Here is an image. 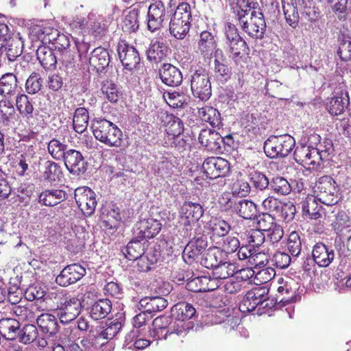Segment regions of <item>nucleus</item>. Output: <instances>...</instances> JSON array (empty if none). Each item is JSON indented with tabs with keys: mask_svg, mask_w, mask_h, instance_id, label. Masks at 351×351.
I'll return each instance as SVG.
<instances>
[{
	"mask_svg": "<svg viewBox=\"0 0 351 351\" xmlns=\"http://www.w3.org/2000/svg\"><path fill=\"white\" fill-rule=\"evenodd\" d=\"M269 188L275 193L286 195L291 191V187L289 182L282 176H274L270 180Z\"/></svg>",
	"mask_w": 351,
	"mask_h": 351,
	"instance_id": "obj_43",
	"label": "nucleus"
},
{
	"mask_svg": "<svg viewBox=\"0 0 351 351\" xmlns=\"http://www.w3.org/2000/svg\"><path fill=\"white\" fill-rule=\"evenodd\" d=\"M89 63L97 72L102 71L110 63V55L103 47L95 48L89 58Z\"/></svg>",
	"mask_w": 351,
	"mask_h": 351,
	"instance_id": "obj_27",
	"label": "nucleus"
},
{
	"mask_svg": "<svg viewBox=\"0 0 351 351\" xmlns=\"http://www.w3.org/2000/svg\"><path fill=\"white\" fill-rule=\"evenodd\" d=\"M198 117L213 127H219L221 125V114L219 111L210 106H205L198 110Z\"/></svg>",
	"mask_w": 351,
	"mask_h": 351,
	"instance_id": "obj_34",
	"label": "nucleus"
},
{
	"mask_svg": "<svg viewBox=\"0 0 351 351\" xmlns=\"http://www.w3.org/2000/svg\"><path fill=\"white\" fill-rule=\"evenodd\" d=\"M121 328V324L119 322H111L108 326L97 336V339L98 341L101 339H112L119 332Z\"/></svg>",
	"mask_w": 351,
	"mask_h": 351,
	"instance_id": "obj_55",
	"label": "nucleus"
},
{
	"mask_svg": "<svg viewBox=\"0 0 351 351\" xmlns=\"http://www.w3.org/2000/svg\"><path fill=\"white\" fill-rule=\"evenodd\" d=\"M191 17L190 5L187 3L179 4L169 21L170 34L177 39H184L189 32Z\"/></svg>",
	"mask_w": 351,
	"mask_h": 351,
	"instance_id": "obj_3",
	"label": "nucleus"
},
{
	"mask_svg": "<svg viewBox=\"0 0 351 351\" xmlns=\"http://www.w3.org/2000/svg\"><path fill=\"white\" fill-rule=\"evenodd\" d=\"M268 289L263 287H256L247 292L239 306L243 312H251L255 310L261 302L262 298L268 294Z\"/></svg>",
	"mask_w": 351,
	"mask_h": 351,
	"instance_id": "obj_15",
	"label": "nucleus"
},
{
	"mask_svg": "<svg viewBox=\"0 0 351 351\" xmlns=\"http://www.w3.org/2000/svg\"><path fill=\"white\" fill-rule=\"evenodd\" d=\"M279 213H280L281 217L285 221L289 222L293 219L296 208L295 205L291 202H282Z\"/></svg>",
	"mask_w": 351,
	"mask_h": 351,
	"instance_id": "obj_62",
	"label": "nucleus"
},
{
	"mask_svg": "<svg viewBox=\"0 0 351 351\" xmlns=\"http://www.w3.org/2000/svg\"><path fill=\"white\" fill-rule=\"evenodd\" d=\"M202 169L206 178L215 179L225 176L230 171V164L221 157H209L204 161Z\"/></svg>",
	"mask_w": 351,
	"mask_h": 351,
	"instance_id": "obj_11",
	"label": "nucleus"
},
{
	"mask_svg": "<svg viewBox=\"0 0 351 351\" xmlns=\"http://www.w3.org/2000/svg\"><path fill=\"white\" fill-rule=\"evenodd\" d=\"M163 97L167 104L174 108H184V106L188 104L189 100L188 95L176 91L165 92Z\"/></svg>",
	"mask_w": 351,
	"mask_h": 351,
	"instance_id": "obj_41",
	"label": "nucleus"
},
{
	"mask_svg": "<svg viewBox=\"0 0 351 351\" xmlns=\"http://www.w3.org/2000/svg\"><path fill=\"white\" fill-rule=\"evenodd\" d=\"M75 202L85 216H90L97 206L96 195L90 188L83 186L75 190Z\"/></svg>",
	"mask_w": 351,
	"mask_h": 351,
	"instance_id": "obj_9",
	"label": "nucleus"
},
{
	"mask_svg": "<svg viewBox=\"0 0 351 351\" xmlns=\"http://www.w3.org/2000/svg\"><path fill=\"white\" fill-rule=\"evenodd\" d=\"M295 145L294 138L289 134L271 136L264 143V151L271 158H284L293 149Z\"/></svg>",
	"mask_w": 351,
	"mask_h": 351,
	"instance_id": "obj_5",
	"label": "nucleus"
},
{
	"mask_svg": "<svg viewBox=\"0 0 351 351\" xmlns=\"http://www.w3.org/2000/svg\"><path fill=\"white\" fill-rule=\"evenodd\" d=\"M67 197L66 192L62 189H47L40 194L38 202L46 206H55L65 201Z\"/></svg>",
	"mask_w": 351,
	"mask_h": 351,
	"instance_id": "obj_21",
	"label": "nucleus"
},
{
	"mask_svg": "<svg viewBox=\"0 0 351 351\" xmlns=\"http://www.w3.org/2000/svg\"><path fill=\"white\" fill-rule=\"evenodd\" d=\"M203 213L204 210L200 204L185 202L182 207L180 223L188 226L190 223H196Z\"/></svg>",
	"mask_w": 351,
	"mask_h": 351,
	"instance_id": "obj_20",
	"label": "nucleus"
},
{
	"mask_svg": "<svg viewBox=\"0 0 351 351\" xmlns=\"http://www.w3.org/2000/svg\"><path fill=\"white\" fill-rule=\"evenodd\" d=\"M213 229L220 236L226 235L231 230L237 232L239 228L236 226L224 221L217 220L213 225Z\"/></svg>",
	"mask_w": 351,
	"mask_h": 351,
	"instance_id": "obj_61",
	"label": "nucleus"
},
{
	"mask_svg": "<svg viewBox=\"0 0 351 351\" xmlns=\"http://www.w3.org/2000/svg\"><path fill=\"white\" fill-rule=\"evenodd\" d=\"M169 49L167 45L163 42L155 40L152 42L147 50V59L153 63L162 62L167 56Z\"/></svg>",
	"mask_w": 351,
	"mask_h": 351,
	"instance_id": "obj_28",
	"label": "nucleus"
},
{
	"mask_svg": "<svg viewBox=\"0 0 351 351\" xmlns=\"http://www.w3.org/2000/svg\"><path fill=\"white\" fill-rule=\"evenodd\" d=\"M232 10L237 25L244 33L254 39L264 38L267 25L256 0H236Z\"/></svg>",
	"mask_w": 351,
	"mask_h": 351,
	"instance_id": "obj_1",
	"label": "nucleus"
},
{
	"mask_svg": "<svg viewBox=\"0 0 351 351\" xmlns=\"http://www.w3.org/2000/svg\"><path fill=\"white\" fill-rule=\"evenodd\" d=\"M216 47L217 40L215 35L208 31H203L200 33L198 50L205 58H211Z\"/></svg>",
	"mask_w": 351,
	"mask_h": 351,
	"instance_id": "obj_23",
	"label": "nucleus"
},
{
	"mask_svg": "<svg viewBox=\"0 0 351 351\" xmlns=\"http://www.w3.org/2000/svg\"><path fill=\"white\" fill-rule=\"evenodd\" d=\"M138 11L135 10L130 11L123 21L122 28L123 31L128 33L135 32L138 30Z\"/></svg>",
	"mask_w": 351,
	"mask_h": 351,
	"instance_id": "obj_51",
	"label": "nucleus"
},
{
	"mask_svg": "<svg viewBox=\"0 0 351 351\" xmlns=\"http://www.w3.org/2000/svg\"><path fill=\"white\" fill-rule=\"evenodd\" d=\"M283 11L287 23L293 28H295L299 23V14L296 7L287 4L283 5Z\"/></svg>",
	"mask_w": 351,
	"mask_h": 351,
	"instance_id": "obj_57",
	"label": "nucleus"
},
{
	"mask_svg": "<svg viewBox=\"0 0 351 351\" xmlns=\"http://www.w3.org/2000/svg\"><path fill=\"white\" fill-rule=\"evenodd\" d=\"M207 246V242L203 237L191 240L183 251V258L186 262L191 263L195 260Z\"/></svg>",
	"mask_w": 351,
	"mask_h": 351,
	"instance_id": "obj_26",
	"label": "nucleus"
},
{
	"mask_svg": "<svg viewBox=\"0 0 351 351\" xmlns=\"http://www.w3.org/2000/svg\"><path fill=\"white\" fill-rule=\"evenodd\" d=\"M222 252L217 247L209 248L204 254L201 263L205 267L213 270L222 261Z\"/></svg>",
	"mask_w": 351,
	"mask_h": 351,
	"instance_id": "obj_42",
	"label": "nucleus"
},
{
	"mask_svg": "<svg viewBox=\"0 0 351 351\" xmlns=\"http://www.w3.org/2000/svg\"><path fill=\"white\" fill-rule=\"evenodd\" d=\"M199 284L200 287L198 291H210L219 287V281L216 278L208 276H200L194 278L191 283Z\"/></svg>",
	"mask_w": 351,
	"mask_h": 351,
	"instance_id": "obj_52",
	"label": "nucleus"
},
{
	"mask_svg": "<svg viewBox=\"0 0 351 351\" xmlns=\"http://www.w3.org/2000/svg\"><path fill=\"white\" fill-rule=\"evenodd\" d=\"M350 104L348 93L342 90L331 99L328 104L329 112L334 116L341 114Z\"/></svg>",
	"mask_w": 351,
	"mask_h": 351,
	"instance_id": "obj_25",
	"label": "nucleus"
},
{
	"mask_svg": "<svg viewBox=\"0 0 351 351\" xmlns=\"http://www.w3.org/2000/svg\"><path fill=\"white\" fill-rule=\"evenodd\" d=\"M40 172L43 180L48 182L59 180L62 174L60 166L51 160L45 161Z\"/></svg>",
	"mask_w": 351,
	"mask_h": 351,
	"instance_id": "obj_30",
	"label": "nucleus"
},
{
	"mask_svg": "<svg viewBox=\"0 0 351 351\" xmlns=\"http://www.w3.org/2000/svg\"><path fill=\"white\" fill-rule=\"evenodd\" d=\"M16 105L19 112L27 119L32 117L34 106L32 100L24 94L18 95L16 99Z\"/></svg>",
	"mask_w": 351,
	"mask_h": 351,
	"instance_id": "obj_46",
	"label": "nucleus"
},
{
	"mask_svg": "<svg viewBox=\"0 0 351 351\" xmlns=\"http://www.w3.org/2000/svg\"><path fill=\"white\" fill-rule=\"evenodd\" d=\"M82 304L76 297H66L56 309V315L60 322L67 324L74 320L80 313Z\"/></svg>",
	"mask_w": 351,
	"mask_h": 351,
	"instance_id": "obj_10",
	"label": "nucleus"
},
{
	"mask_svg": "<svg viewBox=\"0 0 351 351\" xmlns=\"http://www.w3.org/2000/svg\"><path fill=\"white\" fill-rule=\"evenodd\" d=\"M250 180L252 187L257 191H263L270 186V180L265 174L254 171L250 174Z\"/></svg>",
	"mask_w": 351,
	"mask_h": 351,
	"instance_id": "obj_44",
	"label": "nucleus"
},
{
	"mask_svg": "<svg viewBox=\"0 0 351 351\" xmlns=\"http://www.w3.org/2000/svg\"><path fill=\"white\" fill-rule=\"evenodd\" d=\"M21 324L19 320L13 318H2L0 319V335L8 340H14L20 335Z\"/></svg>",
	"mask_w": 351,
	"mask_h": 351,
	"instance_id": "obj_24",
	"label": "nucleus"
},
{
	"mask_svg": "<svg viewBox=\"0 0 351 351\" xmlns=\"http://www.w3.org/2000/svg\"><path fill=\"white\" fill-rule=\"evenodd\" d=\"M67 145L61 143L56 138L51 140L47 146V149L51 157L56 160H62L66 154Z\"/></svg>",
	"mask_w": 351,
	"mask_h": 351,
	"instance_id": "obj_47",
	"label": "nucleus"
},
{
	"mask_svg": "<svg viewBox=\"0 0 351 351\" xmlns=\"http://www.w3.org/2000/svg\"><path fill=\"white\" fill-rule=\"evenodd\" d=\"M198 139L202 145L211 152L219 151L221 144L223 141L222 136L218 132L209 129L202 130Z\"/></svg>",
	"mask_w": 351,
	"mask_h": 351,
	"instance_id": "obj_18",
	"label": "nucleus"
},
{
	"mask_svg": "<svg viewBox=\"0 0 351 351\" xmlns=\"http://www.w3.org/2000/svg\"><path fill=\"white\" fill-rule=\"evenodd\" d=\"M89 116L88 110L84 108H78L75 110L73 116V129L79 134L83 133L87 128Z\"/></svg>",
	"mask_w": 351,
	"mask_h": 351,
	"instance_id": "obj_39",
	"label": "nucleus"
},
{
	"mask_svg": "<svg viewBox=\"0 0 351 351\" xmlns=\"http://www.w3.org/2000/svg\"><path fill=\"white\" fill-rule=\"evenodd\" d=\"M257 220V229L262 232H267L271 229L275 223L274 218L269 213H263L255 217Z\"/></svg>",
	"mask_w": 351,
	"mask_h": 351,
	"instance_id": "obj_59",
	"label": "nucleus"
},
{
	"mask_svg": "<svg viewBox=\"0 0 351 351\" xmlns=\"http://www.w3.org/2000/svg\"><path fill=\"white\" fill-rule=\"evenodd\" d=\"M159 74L162 82L169 86H178L183 80L180 70L171 64H163L159 70Z\"/></svg>",
	"mask_w": 351,
	"mask_h": 351,
	"instance_id": "obj_17",
	"label": "nucleus"
},
{
	"mask_svg": "<svg viewBox=\"0 0 351 351\" xmlns=\"http://www.w3.org/2000/svg\"><path fill=\"white\" fill-rule=\"evenodd\" d=\"M112 309L109 300L102 299L95 302L90 307V317L94 320L105 318Z\"/></svg>",
	"mask_w": 351,
	"mask_h": 351,
	"instance_id": "obj_35",
	"label": "nucleus"
},
{
	"mask_svg": "<svg viewBox=\"0 0 351 351\" xmlns=\"http://www.w3.org/2000/svg\"><path fill=\"white\" fill-rule=\"evenodd\" d=\"M36 56L45 69H53L57 63V58L53 50L47 46H40L36 50Z\"/></svg>",
	"mask_w": 351,
	"mask_h": 351,
	"instance_id": "obj_32",
	"label": "nucleus"
},
{
	"mask_svg": "<svg viewBox=\"0 0 351 351\" xmlns=\"http://www.w3.org/2000/svg\"><path fill=\"white\" fill-rule=\"evenodd\" d=\"M86 274V269L79 264L65 267L56 277V282L62 287H67L80 280Z\"/></svg>",
	"mask_w": 351,
	"mask_h": 351,
	"instance_id": "obj_13",
	"label": "nucleus"
},
{
	"mask_svg": "<svg viewBox=\"0 0 351 351\" xmlns=\"http://www.w3.org/2000/svg\"><path fill=\"white\" fill-rule=\"evenodd\" d=\"M225 47L229 57L237 64H239L242 60L241 52L247 49V43L243 38L226 43H225Z\"/></svg>",
	"mask_w": 351,
	"mask_h": 351,
	"instance_id": "obj_33",
	"label": "nucleus"
},
{
	"mask_svg": "<svg viewBox=\"0 0 351 351\" xmlns=\"http://www.w3.org/2000/svg\"><path fill=\"white\" fill-rule=\"evenodd\" d=\"M62 159L67 170L72 174L79 176L87 170L88 163L79 151L68 149Z\"/></svg>",
	"mask_w": 351,
	"mask_h": 351,
	"instance_id": "obj_12",
	"label": "nucleus"
},
{
	"mask_svg": "<svg viewBox=\"0 0 351 351\" xmlns=\"http://www.w3.org/2000/svg\"><path fill=\"white\" fill-rule=\"evenodd\" d=\"M172 0H159L149 6L147 19V29L156 32L164 27L169 16L165 12V4L171 5Z\"/></svg>",
	"mask_w": 351,
	"mask_h": 351,
	"instance_id": "obj_7",
	"label": "nucleus"
},
{
	"mask_svg": "<svg viewBox=\"0 0 351 351\" xmlns=\"http://www.w3.org/2000/svg\"><path fill=\"white\" fill-rule=\"evenodd\" d=\"M143 241L137 235L136 238L132 239L122 250L125 258L130 261H135L142 256L145 253V242L142 243Z\"/></svg>",
	"mask_w": 351,
	"mask_h": 351,
	"instance_id": "obj_31",
	"label": "nucleus"
},
{
	"mask_svg": "<svg viewBox=\"0 0 351 351\" xmlns=\"http://www.w3.org/2000/svg\"><path fill=\"white\" fill-rule=\"evenodd\" d=\"M215 71L217 77L221 81L227 82L231 77L230 69L219 60H215Z\"/></svg>",
	"mask_w": 351,
	"mask_h": 351,
	"instance_id": "obj_63",
	"label": "nucleus"
},
{
	"mask_svg": "<svg viewBox=\"0 0 351 351\" xmlns=\"http://www.w3.org/2000/svg\"><path fill=\"white\" fill-rule=\"evenodd\" d=\"M16 75L8 73L0 78V94L3 96L15 95L18 88Z\"/></svg>",
	"mask_w": 351,
	"mask_h": 351,
	"instance_id": "obj_36",
	"label": "nucleus"
},
{
	"mask_svg": "<svg viewBox=\"0 0 351 351\" xmlns=\"http://www.w3.org/2000/svg\"><path fill=\"white\" fill-rule=\"evenodd\" d=\"M95 138L109 147H119L123 143L122 131L107 119H97L93 123Z\"/></svg>",
	"mask_w": 351,
	"mask_h": 351,
	"instance_id": "obj_2",
	"label": "nucleus"
},
{
	"mask_svg": "<svg viewBox=\"0 0 351 351\" xmlns=\"http://www.w3.org/2000/svg\"><path fill=\"white\" fill-rule=\"evenodd\" d=\"M230 208L239 217L244 219H253L258 213L256 205L251 200L229 199Z\"/></svg>",
	"mask_w": 351,
	"mask_h": 351,
	"instance_id": "obj_16",
	"label": "nucleus"
},
{
	"mask_svg": "<svg viewBox=\"0 0 351 351\" xmlns=\"http://www.w3.org/2000/svg\"><path fill=\"white\" fill-rule=\"evenodd\" d=\"M22 43L21 38H15L10 40L6 47V56L10 62L16 60L22 53Z\"/></svg>",
	"mask_w": 351,
	"mask_h": 351,
	"instance_id": "obj_49",
	"label": "nucleus"
},
{
	"mask_svg": "<svg viewBox=\"0 0 351 351\" xmlns=\"http://www.w3.org/2000/svg\"><path fill=\"white\" fill-rule=\"evenodd\" d=\"M317 201L318 200L315 197L311 195L302 202V208L304 215L312 219H317L321 217L320 206Z\"/></svg>",
	"mask_w": 351,
	"mask_h": 351,
	"instance_id": "obj_38",
	"label": "nucleus"
},
{
	"mask_svg": "<svg viewBox=\"0 0 351 351\" xmlns=\"http://www.w3.org/2000/svg\"><path fill=\"white\" fill-rule=\"evenodd\" d=\"M117 52L122 64L128 70L136 68L140 62V56L136 49L124 41L118 43Z\"/></svg>",
	"mask_w": 351,
	"mask_h": 351,
	"instance_id": "obj_14",
	"label": "nucleus"
},
{
	"mask_svg": "<svg viewBox=\"0 0 351 351\" xmlns=\"http://www.w3.org/2000/svg\"><path fill=\"white\" fill-rule=\"evenodd\" d=\"M149 314L161 311L167 308L168 302L162 297H150Z\"/></svg>",
	"mask_w": 351,
	"mask_h": 351,
	"instance_id": "obj_64",
	"label": "nucleus"
},
{
	"mask_svg": "<svg viewBox=\"0 0 351 351\" xmlns=\"http://www.w3.org/2000/svg\"><path fill=\"white\" fill-rule=\"evenodd\" d=\"M239 270L234 263L221 261L212 271L213 277L218 281L228 278L237 274Z\"/></svg>",
	"mask_w": 351,
	"mask_h": 351,
	"instance_id": "obj_37",
	"label": "nucleus"
},
{
	"mask_svg": "<svg viewBox=\"0 0 351 351\" xmlns=\"http://www.w3.org/2000/svg\"><path fill=\"white\" fill-rule=\"evenodd\" d=\"M246 239L250 247H258L264 243L265 236L261 230L252 229L247 232Z\"/></svg>",
	"mask_w": 351,
	"mask_h": 351,
	"instance_id": "obj_56",
	"label": "nucleus"
},
{
	"mask_svg": "<svg viewBox=\"0 0 351 351\" xmlns=\"http://www.w3.org/2000/svg\"><path fill=\"white\" fill-rule=\"evenodd\" d=\"M328 156L326 150L306 145L297 147L294 152L295 161L312 170L317 169Z\"/></svg>",
	"mask_w": 351,
	"mask_h": 351,
	"instance_id": "obj_6",
	"label": "nucleus"
},
{
	"mask_svg": "<svg viewBox=\"0 0 351 351\" xmlns=\"http://www.w3.org/2000/svg\"><path fill=\"white\" fill-rule=\"evenodd\" d=\"M43 80L38 73H32L25 82V89L29 94L38 93L42 86Z\"/></svg>",
	"mask_w": 351,
	"mask_h": 351,
	"instance_id": "obj_54",
	"label": "nucleus"
},
{
	"mask_svg": "<svg viewBox=\"0 0 351 351\" xmlns=\"http://www.w3.org/2000/svg\"><path fill=\"white\" fill-rule=\"evenodd\" d=\"M313 196L322 204L333 206L340 199L335 180L328 176L319 178L313 186Z\"/></svg>",
	"mask_w": 351,
	"mask_h": 351,
	"instance_id": "obj_4",
	"label": "nucleus"
},
{
	"mask_svg": "<svg viewBox=\"0 0 351 351\" xmlns=\"http://www.w3.org/2000/svg\"><path fill=\"white\" fill-rule=\"evenodd\" d=\"M101 93L111 103H117L121 95L117 84L112 81H106L103 83Z\"/></svg>",
	"mask_w": 351,
	"mask_h": 351,
	"instance_id": "obj_48",
	"label": "nucleus"
},
{
	"mask_svg": "<svg viewBox=\"0 0 351 351\" xmlns=\"http://www.w3.org/2000/svg\"><path fill=\"white\" fill-rule=\"evenodd\" d=\"M161 229L160 223L154 219L141 220L137 224V231L135 232L139 239L145 240L156 236Z\"/></svg>",
	"mask_w": 351,
	"mask_h": 351,
	"instance_id": "obj_22",
	"label": "nucleus"
},
{
	"mask_svg": "<svg viewBox=\"0 0 351 351\" xmlns=\"http://www.w3.org/2000/svg\"><path fill=\"white\" fill-rule=\"evenodd\" d=\"M312 256L319 267L328 266L335 258L334 250L322 243H317L313 248Z\"/></svg>",
	"mask_w": 351,
	"mask_h": 351,
	"instance_id": "obj_19",
	"label": "nucleus"
},
{
	"mask_svg": "<svg viewBox=\"0 0 351 351\" xmlns=\"http://www.w3.org/2000/svg\"><path fill=\"white\" fill-rule=\"evenodd\" d=\"M172 312L176 319L183 322L192 318L196 311L191 304L180 302L174 305Z\"/></svg>",
	"mask_w": 351,
	"mask_h": 351,
	"instance_id": "obj_40",
	"label": "nucleus"
},
{
	"mask_svg": "<svg viewBox=\"0 0 351 351\" xmlns=\"http://www.w3.org/2000/svg\"><path fill=\"white\" fill-rule=\"evenodd\" d=\"M191 89L194 97L207 101L211 96V83L208 73L203 69L196 70L191 77Z\"/></svg>",
	"mask_w": 351,
	"mask_h": 351,
	"instance_id": "obj_8",
	"label": "nucleus"
},
{
	"mask_svg": "<svg viewBox=\"0 0 351 351\" xmlns=\"http://www.w3.org/2000/svg\"><path fill=\"white\" fill-rule=\"evenodd\" d=\"M274 265L280 269H285L289 266L291 257L285 252H277L271 258Z\"/></svg>",
	"mask_w": 351,
	"mask_h": 351,
	"instance_id": "obj_60",
	"label": "nucleus"
},
{
	"mask_svg": "<svg viewBox=\"0 0 351 351\" xmlns=\"http://www.w3.org/2000/svg\"><path fill=\"white\" fill-rule=\"evenodd\" d=\"M56 49L62 53L61 60L62 62H69L67 57L71 56V52L69 50L70 40L68 36L64 34H58L57 38L54 39V43Z\"/></svg>",
	"mask_w": 351,
	"mask_h": 351,
	"instance_id": "obj_50",
	"label": "nucleus"
},
{
	"mask_svg": "<svg viewBox=\"0 0 351 351\" xmlns=\"http://www.w3.org/2000/svg\"><path fill=\"white\" fill-rule=\"evenodd\" d=\"M21 332L18 338L21 342L25 344L32 343L36 339L38 335L36 327L33 324L25 325L21 329Z\"/></svg>",
	"mask_w": 351,
	"mask_h": 351,
	"instance_id": "obj_53",
	"label": "nucleus"
},
{
	"mask_svg": "<svg viewBox=\"0 0 351 351\" xmlns=\"http://www.w3.org/2000/svg\"><path fill=\"white\" fill-rule=\"evenodd\" d=\"M36 323L42 332L52 336L59 330L57 318L49 313H43L36 319Z\"/></svg>",
	"mask_w": 351,
	"mask_h": 351,
	"instance_id": "obj_29",
	"label": "nucleus"
},
{
	"mask_svg": "<svg viewBox=\"0 0 351 351\" xmlns=\"http://www.w3.org/2000/svg\"><path fill=\"white\" fill-rule=\"evenodd\" d=\"M302 239L298 232H291L287 239V247L293 258L298 257L302 252Z\"/></svg>",
	"mask_w": 351,
	"mask_h": 351,
	"instance_id": "obj_45",
	"label": "nucleus"
},
{
	"mask_svg": "<svg viewBox=\"0 0 351 351\" xmlns=\"http://www.w3.org/2000/svg\"><path fill=\"white\" fill-rule=\"evenodd\" d=\"M169 119L167 125V132L172 136H178L183 132V123L182 121L173 115L167 116Z\"/></svg>",
	"mask_w": 351,
	"mask_h": 351,
	"instance_id": "obj_58",
	"label": "nucleus"
}]
</instances>
